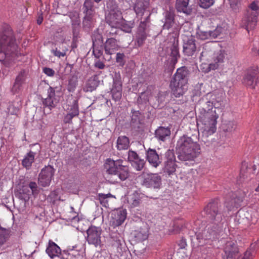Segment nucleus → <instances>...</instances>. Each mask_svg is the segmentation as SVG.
I'll return each instance as SVG.
<instances>
[{
	"label": "nucleus",
	"mask_w": 259,
	"mask_h": 259,
	"mask_svg": "<svg viewBox=\"0 0 259 259\" xmlns=\"http://www.w3.org/2000/svg\"><path fill=\"white\" fill-rule=\"evenodd\" d=\"M20 55L14 32L7 26L0 34V61L6 67H10L16 63Z\"/></svg>",
	"instance_id": "1"
},
{
	"label": "nucleus",
	"mask_w": 259,
	"mask_h": 259,
	"mask_svg": "<svg viewBox=\"0 0 259 259\" xmlns=\"http://www.w3.org/2000/svg\"><path fill=\"white\" fill-rule=\"evenodd\" d=\"M220 206L218 201H213L204 208L206 217L209 221L202 232V238L205 240L211 239L222 227L223 214L220 210Z\"/></svg>",
	"instance_id": "2"
},
{
	"label": "nucleus",
	"mask_w": 259,
	"mask_h": 259,
	"mask_svg": "<svg viewBox=\"0 0 259 259\" xmlns=\"http://www.w3.org/2000/svg\"><path fill=\"white\" fill-rule=\"evenodd\" d=\"M178 157L182 161H192L201 153L200 145L191 138L183 136L177 142Z\"/></svg>",
	"instance_id": "3"
},
{
	"label": "nucleus",
	"mask_w": 259,
	"mask_h": 259,
	"mask_svg": "<svg viewBox=\"0 0 259 259\" xmlns=\"http://www.w3.org/2000/svg\"><path fill=\"white\" fill-rule=\"evenodd\" d=\"M198 119L202 123L203 126L201 130L202 141L206 143L207 138L212 135L216 130V124L219 115L215 111H209L207 113L198 115Z\"/></svg>",
	"instance_id": "4"
},
{
	"label": "nucleus",
	"mask_w": 259,
	"mask_h": 259,
	"mask_svg": "<svg viewBox=\"0 0 259 259\" xmlns=\"http://www.w3.org/2000/svg\"><path fill=\"white\" fill-rule=\"evenodd\" d=\"M122 159L114 160L111 158L106 159L104 164V170L109 175L117 177L120 181L125 180L129 176L128 167L123 164Z\"/></svg>",
	"instance_id": "5"
},
{
	"label": "nucleus",
	"mask_w": 259,
	"mask_h": 259,
	"mask_svg": "<svg viewBox=\"0 0 259 259\" xmlns=\"http://www.w3.org/2000/svg\"><path fill=\"white\" fill-rule=\"evenodd\" d=\"M258 11L259 7L257 3L255 2L251 3L241 20V26L247 31L254 29L257 24Z\"/></svg>",
	"instance_id": "6"
},
{
	"label": "nucleus",
	"mask_w": 259,
	"mask_h": 259,
	"mask_svg": "<svg viewBox=\"0 0 259 259\" xmlns=\"http://www.w3.org/2000/svg\"><path fill=\"white\" fill-rule=\"evenodd\" d=\"M142 184L143 186L153 189H159L161 185V177L157 174H143Z\"/></svg>",
	"instance_id": "7"
},
{
	"label": "nucleus",
	"mask_w": 259,
	"mask_h": 259,
	"mask_svg": "<svg viewBox=\"0 0 259 259\" xmlns=\"http://www.w3.org/2000/svg\"><path fill=\"white\" fill-rule=\"evenodd\" d=\"M54 169L50 165L46 166L42 169L39 175L38 183L42 187H46L50 185L52 178L53 177Z\"/></svg>",
	"instance_id": "8"
},
{
	"label": "nucleus",
	"mask_w": 259,
	"mask_h": 259,
	"mask_svg": "<svg viewBox=\"0 0 259 259\" xmlns=\"http://www.w3.org/2000/svg\"><path fill=\"white\" fill-rule=\"evenodd\" d=\"M149 16L146 18V20L141 22L136 35L135 46L140 47L143 45L145 40L147 37L146 32L147 21L149 19Z\"/></svg>",
	"instance_id": "9"
},
{
	"label": "nucleus",
	"mask_w": 259,
	"mask_h": 259,
	"mask_svg": "<svg viewBox=\"0 0 259 259\" xmlns=\"http://www.w3.org/2000/svg\"><path fill=\"white\" fill-rule=\"evenodd\" d=\"M257 68H251L249 69L243 78V83L251 88H254L257 79Z\"/></svg>",
	"instance_id": "10"
},
{
	"label": "nucleus",
	"mask_w": 259,
	"mask_h": 259,
	"mask_svg": "<svg viewBox=\"0 0 259 259\" xmlns=\"http://www.w3.org/2000/svg\"><path fill=\"white\" fill-rule=\"evenodd\" d=\"M170 88L173 94L176 97L183 95L188 89V84L172 79Z\"/></svg>",
	"instance_id": "11"
},
{
	"label": "nucleus",
	"mask_w": 259,
	"mask_h": 259,
	"mask_svg": "<svg viewBox=\"0 0 259 259\" xmlns=\"http://www.w3.org/2000/svg\"><path fill=\"white\" fill-rule=\"evenodd\" d=\"M128 160L137 170H141L144 167L145 160L141 158L137 153L134 151H128Z\"/></svg>",
	"instance_id": "12"
},
{
	"label": "nucleus",
	"mask_w": 259,
	"mask_h": 259,
	"mask_svg": "<svg viewBox=\"0 0 259 259\" xmlns=\"http://www.w3.org/2000/svg\"><path fill=\"white\" fill-rule=\"evenodd\" d=\"M225 57V53L222 50L214 51L212 57V61L209 65L208 71L218 68L219 65L224 62Z\"/></svg>",
	"instance_id": "13"
},
{
	"label": "nucleus",
	"mask_w": 259,
	"mask_h": 259,
	"mask_svg": "<svg viewBox=\"0 0 259 259\" xmlns=\"http://www.w3.org/2000/svg\"><path fill=\"white\" fill-rule=\"evenodd\" d=\"M126 218L125 209H119L112 213V224L114 227L120 226Z\"/></svg>",
	"instance_id": "14"
},
{
	"label": "nucleus",
	"mask_w": 259,
	"mask_h": 259,
	"mask_svg": "<svg viewBox=\"0 0 259 259\" xmlns=\"http://www.w3.org/2000/svg\"><path fill=\"white\" fill-rule=\"evenodd\" d=\"M224 251L227 259H236L238 256V248L233 241H228L226 243Z\"/></svg>",
	"instance_id": "15"
},
{
	"label": "nucleus",
	"mask_w": 259,
	"mask_h": 259,
	"mask_svg": "<svg viewBox=\"0 0 259 259\" xmlns=\"http://www.w3.org/2000/svg\"><path fill=\"white\" fill-rule=\"evenodd\" d=\"M58 100L55 98V90L50 87L48 90V97L42 100V104L45 107H48L51 110L56 106Z\"/></svg>",
	"instance_id": "16"
},
{
	"label": "nucleus",
	"mask_w": 259,
	"mask_h": 259,
	"mask_svg": "<svg viewBox=\"0 0 259 259\" xmlns=\"http://www.w3.org/2000/svg\"><path fill=\"white\" fill-rule=\"evenodd\" d=\"M122 19L121 13H110L106 17L107 23L111 28H115V29H118L121 26Z\"/></svg>",
	"instance_id": "17"
},
{
	"label": "nucleus",
	"mask_w": 259,
	"mask_h": 259,
	"mask_svg": "<svg viewBox=\"0 0 259 259\" xmlns=\"http://www.w3.org/2000/svg\"><path fill=\"white\" fill-rule=\"evenodd\" d=\"M122 82L120 79H114L113 85L111 91L112 99L115 101H119L122 97Z\"/></svg>",
	"instance_id": "18"
},
{
	"label": "nucleus",
	"mask_w": 259,
	"mask_h": 259,
	"mask_svg": "<svg viewBox=\"0 0 259 259\" xmlns=\"http://www.w3.org/2000/svg\"><path fill=\"white\" fill-rule=\"evenodd\" d=\"M189 74L190 72L187 67L186 66H183L177 69L172 79L181 81L182 83L184 82L188 84Z\"/></svg>",
	"instance_id": "19"
},
{
	"label": "nucleus",
	"mask_w": 259,
	"mask_h": 259,
	"mask_svg": "<svg viewBox=\"0 0 259 259\" xmlns=\"http://www.w3.org/2000/svg\"><path fill=\"white\" fill-rule=\"evenodd\" d=\"M195 109L197 110L198 115L207 113L209 111H215V110H213L210 101H205L203 99L199 101Z\"/></svg>",
	"instance_id": "20"
},
{
	"label": "nucleus",
	"mask_w": 259,
	"mask_h": 259,
	"mask_svg": "<svg viewBox=\"0 0 259 259\" xmlns=\"http://www.w3.org/2000/svg\"><path fill=\"white\" fill-rule=\"evenodd\" d=\"M196 51L195 39H189L183 45V53L187 56H193Z\"/></svg>",
	"instance_id": "21"
},
{
	"label": "nucleus",
	"mask_w": 259,
	"mask_h": 259,
	"mask_svg": "<svg viewBox=\"0 0 259 259\" xmlns=\"http://www.w3.org/2000/svg\"><path fill=\"white\" fill-rule=\"evenodd\" d=\"M147 159L150 164L154 167H157L161 161L156 150L149 149L147 152Z\"/></svg>",
	"instance_id": "22"
},
{
	"label": "nucleus",
	"mask_w": 259,
	"mask_h": 259,
	"mask_svg": "<svg viewBox=\"0 0 259 259\" xmlns=\"http://www.w3.org/2000/svg\"><path fill=\"white\" fill-rule=\"evenodd\" d=\"M46 251L48 255L52 258L59 256L61 254L60 248L51 240H49Z\"/></svg>",
	"instance_id": "23"
},
{
	"label": "nucleus",
	"mask_w": 259,
	"mask_h": 259,
	"mask_svg": "<svg viewBox=\"0 0 259 259\" xmlns=\"http://www.w3.org/2000/svg\"><path fill=\"white\" fill-rule=\"evenodd\" d=\"M133 235L136 241L140 242L146 239L148 236V228L146 226L140 228L139 229L133 232Z\"/></svg>",
	"instance_id": "24"
},
{
	"label": "nucleus",
	"mask_w": 259,
	"mask_h": 259,
	"mask_svg": "<svg viewBox=\"0 0 259 259\" xmlns=\"http://www.w3.org/2000/svg\"><path fill=\"white\" fill-rule=\"evenodd\" d=\"M119 47L114 38H108L105 44V51L108 54H112L118 50Z\"/></svg>",
	"instance_id": "25"
},
{
	"label": "nucleus",
	"mask_w": 259,
	"mask_h": 259,
	"mask_svg": "<svg viewBox=\"0 0 259 259\" xmlns=\"http://www.w3.org/2000/svg\"><path fill=\"white\" fill-rule=\"evenodd\" d=\"M164 22L163 25L164 29H169L175 24V13L174 11H166L164 15Z\"/></svg>",
	"instance_id": "26"
},
{
	"label": "nucleus",
	"mask_w": 259,
	"mask_h": 259,
	"mask_svg": "<svg viewBox=\"0 0 259 259\" xmlns=\"http://www.w3.org/2000/svg\"><path fill=\"white\" fill-rule=\"evenodd\" d=\"M87 240L89 244L97 246V227H91L87 230Z\"/></svg>",
	"instance_id": "27"
},
{
	"label": "nucleus",
	"mask_w": 259,
	"mask_h": 259,
	"mask_svg": "<svg viewBox=\"0 0 259 259\" xmlns=\"http://www.w3.org/2000/svg\"><path fill=\"white\" fill-rule=\"evenodd\" d=\"M149 7V3L144 0H138L135 4L134 10L137 15L142 16L145 10Z\"/></svg>",
	"instance_id": "28"
},
{
	"label": "nucleus",
	"mask_w": 259,
	"mask_h": 259,
	"mask_svg": "<svg viewBox=\"0 0 259 259\" xmlns=\"http://www.w3.org/2000/svg\"><path fill=\"white\" fill-rule=\"evenodd\" d=\"M35 153L30 151L24 157L22 161V164L24 167L27 169H29L32 164L34 161V158L35 156Z\"/></svg>",
	"instance_id": "29"
},
{
	"label": "nucleus",
	"mask_w": 259,
	"mask_h": 259,
	"mask_svg": "<svg viewBox=\"0 0 259 259\" xmlns=\"http://www.w3.org/2000/svg\"><path fill=\"white\" fill-rule=\"evenodd\" d=\"M130 147V140L125 136H119L116 142V147L118 150H126Z\"/></svg>",
	"instance_id": "30"
},
{
	"label": "nucleus",
	"mask_w": 259,
	"mask_h": 259,
	"mask_svg": "<svg viewBox=\"0 0 259 259\" xmlns=\"http://www.w3.org/2000/svg\"><path fill=\"white\" fill-rule=\"evenodd\" d=\"M170 134V129L163 126L159 127L155 132V137L161 141H164L166 137Z\"/></svg>",
	"instance_id": "31"
},
{
	"label": "nucleus",
	"mask_w": 259,
	"mask_h": 259,
	"mask_svg": "<svg viewBox=\"0 0 259 259\" xmlns=\"http://www.w3.org/2000/svg\"><path fill=\"white\" fill-rule=\"evenodd\" d=\"M141 194L138 191H135L130 195L128 202L133 207L138 206L141 201Z\"/></svg>",
	"instance_id": "32"
},
{
	"label": "nucleus",
	"mask_w": 259,
	"mask_h": 259,
	"mask_svg": "<svg viewBox=\"0 0 259 259\" xmlns=\"http://www.w3.org/2000/svg\"><path fill=\"white\" fill-rule=\"evenodd\" d=\"M97 87V76L95 75L88 80L85 85L83 88V91L84 92H92L95 90Z\"/></svg>",
	"instance_id": "33"
},
{
	"label": "nucleus",
	"mask_w": 259,
	"mask_h": 259,
	"mask_svg": "<svg viewBox=\"0 0 259 259\" xmlns=\"http://www.w3.org/2000/svg\"><path fill=\"white\" fill-rule=\"evenodd\" d=\"M68 108L66 110L68 113L77 116L79 115V107L78 104V101L77 100H74L71 105H68Z\"/></svg>",
	"instance_id": "34"
},
{
	"label": "nucleus",
	"mask_w": 259,
	"mask_h": 259,
	"mask_svg": "<svg viewBox=\"0 0 259 259\" xmlns=\"http://www.w3.org/2000/svg\"><path fill=\"white\" fill-rule=\"evenodd\" d=\"M189 0H177L176 8L178 12L187 13Z\"/></svg>",
	"instance_id": "35"
},
{
	"label": "nucleus",
	"mask_w": 259,
	"mask_h": 259,
	"mask_svg": "<svg viewBox=\"0 0 259 259\" xmlns=\"http://www.w3.org/2000/svg\"><path fill=\"white\" fill-rule=\"evenodd\" d=\"M170 56L171 57V61L175 64L177 62L178 58H180L178 45L174 44L170 48Z\"/></svg>",
	"instance_id": "36"
},
{
	"label": "nucleus",
	"mask_w": 259,
	"mask_h": 259,
	"mask_svg": "<svg viewBox=\"0 0 259 259\" xmlns=\"http://www.w3.org/2000/svg\"><path fill=\"white\" fill-rule=\"evenodd\" d=\"M121 23V26L118 29H120L121 30L128 33L131 32L134 25V21H127L124 19H122V22Z\"/></svg>",
	"instance_id": "37"
},
{
	"label": "nucleus",
	"mask_w": 259,
	"mask_h": 259,
	"mask_svg": "<svg viewBox=\"0 0 259 259\" xmlns=\"http://www.w3.org/2000/svg\"><path fill=\"white\" fill-rule=\"evenodd\" d=\"M250 169L248 168L247 164L246 162H243L240 169V178L244 180L250 177Z\"/></svg>",
	"instance_id": "38"
},
{
	"label": "nucleus",
	"mask_w": 259,
	"mask_h": 259,
	"mask_svg": "<svg viewBox=\"0 0 259 259\" xmlns=\"http://www.w3.org/2000/svg\"><path fill=\"white\" fill-rule=\"evenodd\" d=\"M164 169L169 175L174 173L176 169V161H166L165 162Z\"/></svg>",
	"instance_id": "39"
},
{
	"label": "nucleus",
	"mask_w": 259,
	"mask_h": 259,
	"mask_svg": "<svg viewBox=\"0 0 259 259\" xmlns=\"http://www.w3.org/2000/svg\"><path fill=\"white\" fill-rule=\"evenodd\" d=\"M25 71L21 70L17 76L14 85V88L19 89L23 81H24Z\"/></svg>",
	"instance_id": "40"
},
{
	"label": "nucleus",
	"mask_w": 259,
	"mask_h": 259,
	"mask_svg": "<svg viewBox=\"0 0 259 259\" xmlns=\"http://www.w3.org/2000/svg\"><path fill=\"white\" fill-rule=\"evenodd\" d=\"M150 93L148 91H145L140 94L137 99V103L139 104H146L149 101Z\"/></svg>",
	"instance_id": "41"
},
{
	"label": "nucleus",
	"mask_w": 259,
	"mask_h": 259,
	"mask_svg": "<svg viewBox=\"0 0 259 259\" xmlns=\"http://www.w3.org/2000/svg\"><path fill=\"white\" fill-rule=\"evenodd\" d=\"M199 6L203 9H208L212 6L215 0H198Z\"/></svg>",
	"instance_id": "42"
},
{
	"label": "nucleus",
	"mask_w": 259,
	"mask_h": 259,
	"mask_svg": "<svg viewBox=\"0 0 259 259\" xmlns=\"http://www.w3.org/2000/svg\"><path fill=\"white\" fill-rule=\"evenodd\" d=\"M111 195L109 193L108 194H99L98 199L100 200V203L105 207H107L108 200L107 198L110 197Z\"/></svg>",
	"instance_id": "43"
},
{
	"label": "nucleus",
	"mask_w": 259,
	"mask_h": 259,
	"mask_svg": "<svg viewBox=\"0 0 259 259\" xmlns=\"http://www.w3.org/2000/svg\"><path fill=\"white\" fill-rule=\"evenodd\" d=\"M77 79L74 77H72L69 80L68 84V90L69 92H73L77 85Z\"/></svg>",
	"instance_id": "44"
},
{
	"label": "nucleus",
	"mask_w": 259,
	"mask_h": 259,
	"mask_svg": "<svg viewBox=\"0 0 259 259\" xmlns=\"http://www.w3.org/2000/svg\"><path fill=\"white\" fill-rule=\"evenodd\" d=\"M166 161H176V157L173 150H168L165 153Z\"/></svg>",
	"instance_id": "45"
},
{
	"label": "nucleus",
	"mask_w": 259,
	"mask_h": 259,
	"mask_svg": "<svg viewBox=\"0 0 259 259\" xmlns=\"http://www.w3.org/2000/svg\"><path fill=\"white\" fill-rule=\"evenodd\" d=\"M225 205L228 210H231L234 207H237L238 202L236 201V199H231L226 201Z\"/></svg>",
	"instance_id": "46"
},
{
	"label": "nucleus",
	"mask_w": 259,
	"mask_h": 259,
	"mask_svg": "<svg viewBox=\"0 0 259 259\" xmlns=\"http://www.w3.org/2000/svg\"><path fill=\"white\" fill-rule=\"evenodd\" d=\"M222 27H217L214 30L209 31L211 38H215L217 37L222 32Z\"/></svg>",
	"instance_id": "47"
},
{
	"label": "nucleus",
	"mask_w": 259,
	"mask_h": 259,
	"mask_svg": "<svg viewBox=\"0 0 259 259\" xmlns=\"http://www.w3.org/2000/svg\"><path fill=\"white\" fill-rule=\"evenodd\" d=\"M125 55L123 53H118L116 54V61L119 63L120 65L123 66L124 64Z\"/></svg>",
	"instance_id": "48"
},
{
	"label": "nucleus",
	"mask_w": 259,
	"mask_h": 259,
	"mask_svg": "<svg viewBox=\"0 0 259 259\" xmlns=\"http://www.w3.org/2000/svg\"><path fill=\"white\" fill-rule=\"evenodd\" d=\"M29 188L31 190L33 195H36L38 193L37 185L35 182H31L29 184Z\"/></svg>",
	"instance_id": "49"
},
{
	"label": "nucleus",
	"mask_w": 259,
	"mask_h": 259,
	"mask_svg": "<svg viewBox=\"0 0 259 259\" xmlns=\"http://www.w3.org/2000/svg\"><path fill=\"white\" fill-rule=\"evenodd\" d=\"M83 7L85 8V10L87 12H88L89 11H92L93 8L92 1L85 0L83 4Z\"/></svg>",
	"instance_id": "50"
},
{
	"label": "nucleus",
	"mask_w": 259,
	"mask_h": 259,
	"mask_svg": "<svg viewBox=\"0 0 259 259\" xmlns=\"http://www.w3.org/2000/svg\"><path fill=\"white\" fill-rule=\"evenodd\" d=\"M210 35L209 31H200L198 33L199 37L202 40L211 38Z\"/></svg>",
	"instance_id": "51"
},
{
	"label": "nucleus",
	"mask_w": 259,
	"mask_h": 259,
	"mask_svg": "<svg viewBox=\"0 0 259 259\" xmlns=\"http://www.w3.org/2000/svg\"><path fill=\"white\" fill-rule=\"evenodd\" d=\"M75 116L68 113L64 117L63 122L64 123H72V120Z\"/></svg>",
	"instance_id": "52"
},
{
	"label": "nucleus",
	"mask_w": 259,
	"mask_h": 259,
	"mask_svg": "<svg viewBox=\"0 0 259 259\" xmlns=\"http://www.w3.org/2000/svg\"><path fill=\"white\" fill-rule=\"evenodd\" d=\"M67 50L68 49L65 48V49L64 50L63 52H60V51L58 50L57 49H56L55 50H53V53L55 56L58 57L59 58L61 57H63L66 56V52Z\"/></svg>",
	"instance_id": "53"
},
{
	"label": "nucleus",
	"mask_w": 259,
	"mask_h": 259,
	"mask_svg": "<svg viewBox=\"0 0 259 259\" xmlns=\"http://www.w3.org/2000/svg\"><path fill=\"white\" fill-rule=\"evenodd\" d=\"M213 110L221 108L223 106V99L219 98L216 103H211Z\"/></svg>",
	"instance_id": "54"
},
{
	"label": "nucleus",
	"mask_w": 259,
	"mask_h": 259,
	"mask_svg": "<svg viewBox=\"0 0 259 259\" xmlns=\"http://www.w3.org/2000/svg\"><path fill=\"white\" fill-rule=\"evenodd\" d=\"M219 96V94H217V93H213L210 97V98L208 101H210L211 103H216V101L218 100L219 98H222V95Z\"/></svg>",
	"instance_id": "55"
},
{
	"label": "nucleus",
	"mask_w": 259,
	"mask_h": 259,
	"mask_svg": "<svg viewBox=\"0 0 259 259\" xmlns=\"http://www.w3.org/2000/svg\"><path fill=\"white\" fill-rule=\"evenodd\" d=\"M43 72L49 76H53L55 74V71L52 68L45 67L43 68Z\"/></svg>",
	"instance_id": "56"
},
{
	"label": "nucleus",
	"mask_w": 259,
	"mask_h": 259,
	"mask_svg": "<svg viewBox=\"0 0 259 259\" xmlns=\"http://www.w3.org/2000/svg\"><path fill=\"white\" fill-rule=\"evenodd\" d=\"M132 120L136 121L140 118L141 113L139 111L132 110Z\"/></svg>",
	"instance_id": "57"
},
{
	"label": "nucleus",
	"mask_w": 259,
	"mask_h": 259,
	"mask_svg": "<svg viewBox=\"0 0 259 259\" xmlns=\"http://www.w3.org/2000/svg\"><path fill=\"white\" fill-rule=\"evenodd\" d=\"M241 0H229L231 7L235 9Z\"/></svg>",
	"instance_id": "58"
},
{
	"label": "nucleus",
	"mask_w": 259,
	"mask_h": 259,
	"mask_svg": "<svg viewBox=\"0 0 259 259\" xmlns=\"http://www.w3.org/2000/svg\"><path fill=\"white\" fill-rule=\"evenodd\" d=\"M251 253L250 251L247 250L244 255L243 259H248L250 256Z\"/></svg>",
	"instance_id": "59"
},
{
	"label": "nucleus",
	"mask_w": 259,
	"mask_h": 259,
	"mask_svg": "<svg viewBox=\"0 0 259 259\" xmlns=\"http://www.w3.org/2000/svg\"><path fill=\"white\" fill-rule=\"evenodd\" d=\"M117 29H115V28H112L111 30L110 31L109 34L110 36H113L117 33Z\"/></svg>",
	"instance_id": "60"
},
{
	"label": "nucleus",
	"mask_w": 259,
	"mask_h": 259,
	"mask_svg": "<svg viewBox=\"0 0 259 259\" xmlns=\"http://www.w3.org/2000/svg\"><path fill=\"white\" fill-rule=\"evenodd\" d=\"M92 40H93V53L94 54L95 57L96 58H97V55L95 53V39H94V37H92Z\"/></svg>",
	"instance_id": "61"
},
{
	"label": "nucleus",
	"mask_w": 259,
	"mask_h": 259,
	"mask_svg": "<svg viewBox=\"0 0 259 259\" xmlns=\"http://www.w3.org/2000/svg\"><path fill=\"white\" fill-rule=\"evenodd\" d=\"M186 243L185 241L181 240L179 245L180 246L181 248H184L186 246Z\"/></svg>",
	"instance_id": "62"
},
{
	"label": "nucleus",
	"mask_w": 259,
	"mask_h": 259,
	"mask_svg": "<svg viewBox=\"0 0 259 259\" xmlns=\"http://www.w3.org/2000/svg\"><path fill=\"white\" fill-rule=\"evenodd\" d=\"M42 21H43V17H42V16H39L38 19H37V23L38 25H40L42 23Z\"/></svg>",
	"instance_id": "63"
},
{
	"label": "nucleus",
	"mask_w": 259,
	"mask_h": 259,
	"mask_svg": "<svg viewBox=\"0 0 259 259\" xmlns=\"http://www.w3.org/2000/svg\"><path fill=\"white\" fill-rule=\"evenodd\" d=\"M105 67V65L102 62H98V68L103 69Z\"/></svg>",
	"instance_id": "64"
}]
</instances>
